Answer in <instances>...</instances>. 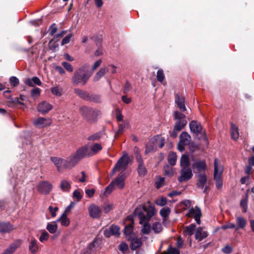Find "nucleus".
I'll return each mask as SVG.
<instances>
[{
  "label": "nucleus",
  "mask_w": 254,
  "mask_h": 254,
  "mask_svg": "<svg viewBox=\"0 0 254 254\" xmlns=\"http://www.w3.org/2000/svg\"><path fill=\"white\" fill-rule=\"evenodd\" d=\"M180 176L178 178V181L180 183L190 180L192 176L191 169L190 167V162L188 155H182L180 160Z\"/></svg>",
  "instance_id": "f257e3e1"
},
{
  "label": "nucleus",
  "mask_w": 254,
  "mask_h": 254,
  "mask_svg": "<svg viewBox=\"0 0 254 254\" xmlns=\"http://www.w3.org/2000/svg\"><path fill=\"white\" fill-rule=\"evenodd\" d=\"M79 111L83 118L90 124L95 123L101 115L98 109L87 106L81 107Z\"/></svg>",
  "instance_id": "f03ea898"
},
{
  "label": "nucleus",
  "mask_w": 254,
  "mask_h": 254,
  "mask_svg": "<svg viewBox=\"0 0 254 254\" xmlns=\"http://www.w3.org/2000/svg\"><path fill=\"white\" fill-rule=\"evenodd\" d=\"M89 77L87 71L83 68L80 67L75 71L72 77V82L75 85L79 84L84 85Z\"/></svg>",
  "instance_id": "7ed1b4c3"
},
{
  "label": "nucleus",
  "mask_w": 254,
  "mask_h": 254,
  "mask_svg": "<svg viewBox=\"0 0 254 254\" xmlns=\"http://www.w3.org/2000/svg\"><path fill=\"white\" fill-rule=\"evenodd\" d=\"M214 180L215 181L216 187L218 190H221L223 187L222 175L223 172V167L219 164L218 160L215 158L214 162Z\"/></svg>",
  "instance_id": "20e7f679"
},
{
  "label": "nucleus",
  "mask_w": 254,
  "mask_h": 254,
  "mask_svg": "<svg viewBox=\"0 0 254 254\" xmlns=\"http://www.w3.org/2000/svg\"><path fill=\"white\" fill-rule=\"evenodd\" d=\"M129 160L128 154L127 153H124L113 168L111 176H114L117 171L123 172L125 171L129 164Z\"/></svg>",
  "instance_id": "39448f33"
},
{
  "label": "nucleus",
  "mask_w": 254,
  "mask_h": 254,
  "mask_svg": "<svg viewBox=\"0 0 254 254\" xmlns=\"http://www.w3.org/2000/svg\"><path fill=\"white\" fill-rule=\"evenodd\" d=\"M174 117V119L176 121L174 127H175L176 130L181 131L187 124L186 115L179 111H175Z\"/></svg>",
  "instance_id": "423d86ee"
},
{
  "label": "nucleus",
  "mask_w": 254,
  "mask_h": 254,
  "mask_svg": "<svg viewBox=\"0 0 254 254\" xmlns=\"http://www.w3.org/2000/svg\"><path fill=\"white\" fill-rule=\"evenodd\" d=\"M51 161L55 165L59 173H63L64 170H66L65 160L59 157H51Z\"/></svg>",
  "instance_id": "0eeeda50"
},
{
  "label": "nucleus",
  "mask_w": 254,
  "mask_h": 254,
  "mask_svg": "<svg viewBox=\"0 0 254 254\" xmlns=\"http://www.w3.org/2000/svg\"><path fill=\"white\" fill-rule=\"evenodd\" d=\"M80 161L82 159L91 156V153L87 145L82 146L73 152Z\"/></svg>",
  "instance_id": "6e6552de"
},
{
  "label": "nucleus",
  "mask_w": 254,
  "mask_h": 254,
  "mask_svg": "<svg viewBox=\"0 0 254 254\" xmlns=\"http://www.w3.org/2000/svg\"><path fill=\"white\" fill-rule=\"evenodd\" d=\"M187 215L189 217L194 218L196 222L198 224H200L201 212L200 209L198 207L195 206L194 208L192 207L190 209Z\"/></svg>",
  "instance_id": "1a4fd4ad"
},
{
  "label": "nucleus",
  "mask_w": 254,
  "mask_h": 254,
  "mask_svg": "<svg viewBox=\"0 0 254 254\" xmlns=\"http://www.w3.org/2000/svg\"><path fill=\"white\" fill-rule=\"evenodd\" d=\"M52 189V185L47 181H42L39 183L37 186L38 191L42 194H47Z\"/></svg>",
  "instance_id": "9d476101"
},
{
  "label": "nucleus",
  "mask_w": 254,
  "mask_h": 254,
  "mask_svg": "<svg viewBox=\"0 0 254 254\" xmlns=\"http://www.w3.org/2000/svg\"><path fill=\"white\" fill-rule=\"evenodd\" d=\"M33 124L35 127L40 128L50 126L52 121L49 118L39 117L34 120Z\"/></svg>",
  "instance_id": "9b49d317"
},
{
  "label": "nucleus",
  "mask_w": 254,
  "mask_h": 254,
  "mask_svg": "<svg viewBox=\"0 0 254 254\" xmlns=\"http://www.w3.org/2000/svg\"><path fill=\"white\" fill-rule=\"evenodd\" d=\"M89 215L94 219L99 218L101 214L100 208L95 204H90L88 208Z\"/></svg>",
  "instance_id": "f8f14e48"
},
{
  "label": "nucleus",
  "mask_w": 254,
  "mask_h": 254,
  "mask_svg": "<svg viewBox=\"0 0 254 254\" xmlns=\"http://www.w3.org/2000/svg\"><path fill=\"white\" fill-rule=\"evenodd\" d=\"M66 162V170H71L80 161L75 155L72 153L69 157L65 159Z\"/></svg>",
  "instance_id": "ddd939ff"
},
{
  "label": "nucleus",
  "mask_w": 254,
  "mask_h": 254,
  "mask_svg": "<svg viewBox=\"0 0 254 254\" xmlns=\"http://www.w3.org/2000/svg\"><path fill=\"white\" fill-rule=\"evenodd\" d=\"M53 106L47 101H42L39 103L37 106V110L42 114H46L51 111Z\"/></svg>",
  "instance_id": "4468645a"
},
{
  "label": "nucleus",
  "mask_w": 254,
  "mask_h": 254,
  "mask_svg": "<svg viewBox=\"0 0 254 254\" xmlns=\"http://www.w3.org/2000/svg\"><path fill=\"white\" fill-rule=\"evenodd\" d=\"M126 176L122 172L112 182V183L115 187H117L120 189H122L125 186V181Z\"/></svg>",
  "instance_id": "2eb2a0df"
},
{
  "label": "nucleus",
  "mask_w": 254,
  "mask_h": 254,
  "mask_svg": "<svg viewBox=\"0 0 254 254\" xmlns=\"http://www.w3.org/2000/svg\"><path fill=\"white\" fill-rule=\"evenodd\" d=\"M144 205L137 206L134 212V214L139 218V223L142 224L146 221V215L144 214Z\"/></svg>",
  "instance_id": "dca6fc26"
},
{
  "label": "nucleus",
  "mask_w": 254,
  "mask_h": 254,
  "mask_svg": "<svg viewBox=\"0 0 254 254\" xmlns=\"http://www.w3.org/2000/svg\"><path fill=\"white\" fill-rule=\"evenodd\" d=\"M207 182V177L205 174H200L198 176V182L197 187L199 188L203 189V191L205 192L207 190V187L205 186Z\"/></svg>",
  "instance_id": "f3484780"
},
{
  "label": "nucleus",
  "mask_w": 254,
  "mask_h": 254,
  "mask_svg": "<svg viewBox=\"0 0 254 254\" xmlns=\"http://www.w3.org/2000/svg\"><path fill=\"white\" fill-rule=\"evenodd\" d=\"M185 103V98L184 96L182 95L180 96L178 94H176L175 95V103L176 104L177 107L182 112L186 111Z\"/></svg>",
  "instance_id": "a211bd4d"
},
{
  "label": "nucleus",
  "mask_w": 254,
  "mask_h": 254,
  "mask_svg": "<svg viewBox=\"0 0 254 254\" xmlns=\"http://www.w3.org/2000/svg\"><path fill=\"white\" fill-rule=\"evenodd\" d=\"M21 241H16L12 243L1 254H12L20 246Z\"/></svg>",
  "instance_id": "6ab92c4d"
},
{
  "label": "nucleus",
  "mask_w": 254,
  "mask_h": 254,
  "mask_svg": "<svg viewBox=\"0 0 254 254\" xmlns=\"http://www.w3.org/2000/svg\"><path fill=\"white\" fill-rule=\"evenodd\" d=\"M190 128L191 132L198 134L202 130L200 124L196 121H192L190 123Z\"/></svg>",
  "instance_id": "aec40b11"
},
{
  "label": "nucleus",
  "mask_w": 254,
  "mask_h": 254,
  "mask_svg": "<svg viewBox=\"0 0 254 254\" xmlns=\"http://www.w3.org/2000/svg\"><path fill=\"white\" fill-rule=\"evenodd\" d=\"M180 142L186 145H189L191 141L190 135L186 131L183 132L180 135Z\"/></svg>",
  "instance_id": "412c9836"
},
{
  "label": "nucleus",
  "mask_w": 254,
  "mask_h": 254,
  "mask_svg": "<svg viewBox=\"0 0 254 254\" xmlns=\"http://www.w3.org/2000/svg\"><path fill=\"white\" fill-rule=\"evenodd\" d=\"M14 229L9 223L0 222V232L9 233Z\"/></svg>",
  "instance_id": "4be33fe9"
},
{
  "label": "nucleus",
  "mask_w": 254,
  "mask_h": 254,
  "mask_svg": "<svg viewBox=\"0 0 254 254\" xmlns=\"http://www.w3.org/2000/svg\"><path fill=\"white\" fill-rule=\"evenodd\" d=\"M193 169H196L198 172L205 170L206 165L204 160H197L192 165Z\"/></svg>",
  "instance_id": "5701e85b"
},
{
  "label": "nucleus",
  "mask_w": 254,
  "mask_h": 254,
  "mask_svg": "<svg viewBox=\"0 0 254 254\" xmlns=\"http://www.w3.org/2000/svg\"><path fill=\"white\" fill-rule=\"evenodd\" d=\"M144 211L146 213V221H150V219L155 215L156 211L154 207L151 205L146 206L144 205Z\"/></svg>",
  "instance_id": "b1692460"
},
{
  "label": "nucleus",
  "mask_w": 254,
  "mask_h": 254,
  "mask_svg": "<svg viewBox=\"0 0 254 254\" xmlns=\"http://www.w3.org/2000/svg\"><path fill=\"white\" fill-rule=\"evenodd\" d=\"M29 250L32 254H36L39 250L37 241L35 238H32L29 241Z\"/></svg>",
  "instance_id": "393cba45"
},
{
  "label": "nucleus",
  "mask_w": 254,
  "mask_h": 254,
  "mask_svg": "<svg viewBox=\"0 0 254 254\" xmlns=\"http://www.w3.org/2000/svg\"><path fill=\"white\" fill-rule=\"evenodd\" d=\"M236 230H238L240 229H244L247 224L246 220L241 216H238L236 218Z\"/></svg>",
  "instance_id": "a878e982"
},
{
  "label": "nucleus",
  "mask_w": 254,
  "mask_h": 254,
  "mask_svg": "<svg viewBox=\"0 0 254 254\" xmlns=\"http://www.w3.org/2000/svg\"><path fill=\"white\" fill-rule=\"evenodd\" d=\"M61 223L62 226L67 227L70 224V220L67 218V214L63 213L60 217L56 220Z\"/></svg>",
  "instance_id": "bb28decb"
},
{
  "label": "nucleus",
  "mask_w": 254,
  "mask_h": 254,
  "mask_svg": "<svg viewBox=\"0 0 254 254\" xmlns=\"http://www.w3.org/2000/svg\"><path fill=\"white\" fill-rule=\"evenodd\" d=\"M60 188L63 191L69 192L71 188L70 183L66 180H63L61 182Z\"/></svg>",
  "instance_id": "cd10ccee"
},
{
  "label": "nucleus",
  "mask_w": 254,
  "mask_h": 254,
  "mask_svg": "<svg viewBox=\"0 0 254 254\" xmlns=\"http://www.w3.org/2000/svg\"><path fill=\"white\" fill-rule=\"evenodd\" d=\"M207 236L206 232L203 231L202 228L199 227L196 229L195 234V238L198 241H201Z\"/></svg>",
  "instance_id": "c85d7f7f"
},
{
  "label": "nucleus",
  "mask_w": 254,
  "mask_h": 254,
  "mask_svg": "<svg viewBox=\"0 0 254 254\" xmlns=\"http://www.w3.org/2000/svg\"><path fill=\"white\" fill-rule=\"evenodd\" d=\"M57 221L48 223L47 226H46V229L51 234H54L57 231L58 225H57Z\"/></svg>",
  "instance_id": "c756f323"
},
{
  "label": "nucleus",
  "mask_w": 254,
  "mask_h": 254,
  "mask_svg": "<svg viewBox=\"0 0 254 254\" xmlns=\"http://www.w3.org/2000/svg\"><path fill=\"white\" fill-rule=\"evenodd\" d=\"M109 71V68L106 67H103L100 69L99 71L96 73L94 77V80L98 81L102 76Z\"/></svg>",
  "instance_id": "7c9ffc66"
},
{
  "label": "nucleus",
  "mask_w": 254,
  "mask_h": 254,
  "mask_svg": "<svg viewBox=\"0 0 254 254\" xmlns=\"http://www.w3.org/2000/svg\"><path fill=\"white\" fill-rule=\"evenodd\" d=\"M130 241V248L133 250L137 249L142 245L141 239L134 238L131 239Z\"/></svg>",
  "instance_id": "2f4dec72"
},
{
  "label": "nucleus",
  "mask_w": 254,
  "mask_h": 254,
  "mask_svg": "<svg viewBox=\"0 0 254 254\" xmlns=\"http://www.w3.org/2000/svg\"><path fill=\"white\" fill-rule=\"evenodd\" d=\"M41 83L40 79L36 76L33 77L32 78H29L26 81V84L30 87L34 86V84L41 85Z\"/></svg>",
  "instance_id": "473e14b6"
},
{
  "label": "nucleus",
  "mask_w": 254,
  "mask_h": 254,
  "mask_svg": "<svg viewBox=\"0 0 254 254\" xmlns=\"http://www.w3.org/2000/svg\"><path fill=\"white\" fill-rule=\"evenodd\" d=\"M231 137L233 140H236L239 137V132L237 127L234 124H231Z\"/></svg>",
  "instance_id": "72a5a7b5"
},
{
  "label": "nucleus",
  "mask_w": 254,
  "mask_h": 254,
  "mask_svg": "<svg viewBox=\"0 0 254 254\" xmlns=\"http://www.w3.org/2000/svg\"><path fill=\"white\" fill-rule=\"evenodd\" d=\"M133 222L131 221V223L127 225L126 226L124 229V234L125 235L128 237V239H129L131 237V235L132 234L133 231Z\"/></svg>",
  "instance_id": "f704fd0d"
},
{
  "label": "nucleus",
  "mask_w": 254,
  "mask_h": 254,
  "mask_svg": "<svg viewBox=\"0 0 254 254\" xmlns=\"http://www.w3.org/2000/svg\"><path fill=\"white\" fill-rule=\"evenodd\" d=\"M149 221H146L141 224L143 225L141 231L142 234H149L151 229H152L151 226L149 224Z\"/></svg>",
  "instance_id": "c9c22d12"
},
{
  "label": "nucleus",
  "mask_w": 254,
  "mask_h": 254,
  "mask_svg": "<svg viewBox=\"0 0 254 254\" xmlns=\"http://www.w3.org/2000/svg\"><path fill=\"white\" fill-rule=\"evenodd\" d=\"M177 159V156L175 152H170L168 156V161L171 166L175 165Z\"/></svg>",
  "instance_id": "e433bc0d"
},
{
  "label": "nucleus",
  "mask_w": 254,
  "mask_h": 254,
  "mask_svg": "<svg viewBox=\"0 0 254 254\" xmlns=\"http://www.w3.org/2000/svg\"><path fill=\"white\" fill-rule=\"evenodd\" d=\"M151 229L155 233H158L163 230L162 225L159 222H155L153 223L151 226Z\"/></svg>",
  "instance_id": "4c0bfd02"
},
{
  "label": "nucleus",
  "mask_w": 254,
  "mask_h": 254,
  "mask_svg": "<svg viewBox=\"0 0 254 254\" xmlns=\"http://www.w3.org/2000/svg\"><path fill=\"white\" fill-rule=\"evenodd\" d=\"M195 228V225L191 224L189 226L186 227L184 231V233L186 236H191L193 234V231Z\"/></svg>",
  "instance_id": "58836bf2"
},
{
  "label": "nucleus",
  "mask_w": 254,
  "mask_h": 254,
  "mask_svg": "<svg viewBox=\"0 0 254 254\" xmlns=\"http://www.w3.org/2000/svg\"><path fill=\"white\" fill-rule=\"evenodd\" d=\"M102 149V146L100 143H95L90 149L91 153V156L97 154Z\"/></svg>",
  "instance_id": "ea45409f"
},
{
  "label": "nucleus",
  "mask_w": 254,
  "mask_h": 254,
  "mask_svg": "<svg viewBox=\"0 0 254 254\" xmlns=\"http://www.w3.org/2000/svg\"><path fill=\"white\" fill-rule=\"evenodd\" d=\"M137 172L139 176H144L147 173V169L144 163L138 164L137 167Z\"/></svg>",
  "instance_id": "a19ab883"
},
{
  "label": "nucleus",
  "mask_w": 254,
  "mask_h": 254,
  "mask_svg": "<svg viewBox=\"0 0 254 254\" xmlns=\"http://www.w3.org/2000/svg\"><path fill=\"white\" fill-rule=\"evenodd\" d=\"M74 91L76 95L83 99H86L89 96L88 93L87 92L80 89H75Z\"/></svg>",
  "instance_id": "79ce46f5"
},
{
  "label": "nucleus",
  "mask_w": 254,
  "mask_h": 254,
  "mask_svg": "<svg viewBox=\"0 0 254 254\" xmlns=\"http://www.w3.org/2000/svg\"><path fill=\"white\" fill-rule=\"evenodd\" d=\"M248 191L249 190H247L246 197L242 199L240 202L241 206L243 208L245 212L247 211L248 208Z\"/></svg>",
  "instance_id": "37998d69"
},
{
  "label": "nucleus",
  "mask_w": 254,
  "mask_h": 254,
  "mask_svg": "<svg viewBox=\"0 0 254 254\" xmlns=\"http://www.w3.org/2000/svg\"><path fill=\"white\" fill-rule=\"evenodd\" d=\"M51 91L53 94L57 96H60L62 95L63 89L59 86L51 88Z\"/></svg>",
  "instance_id": "c03bdc74"
},
{
  "label": "nucleus",
  "mask_w": 254,
  "mask_h": 254,
  "mask_svg": "<svg viewBox=\"0 0 254 254\" xmlns=\"http://www.w3.org/2000/svg\"><path fill=\"white\" fill-rule=\"evenodd\" d=\"M164 174L168 177H172L173 175V170L171 166L168 165H165L164 167Z\"/></svg>",
  "instance_id": "a18cd8bd"
},
{
  "label": "nucleus",
  "mask_w": 254,
  "mask_h": 254,
  "mask_svg": "<svg viewBox=\"0 0 254 254\" xmlns=\"http://www.w3.org/2000/svg\"><path fill=\"white\" fill-rule=\"evenodd\" d=\"M91 39L96 43L97 46H101L102 42V36L101 35H94Z\"/></svg>",
  "instance_id": "49530a36"
},
{
  "label": "nucleus",
  "mask_w": 254,
  "mask_h": 254,
  "mask_svg": "<svg viewBox=\"0 0 254 254\" xmlns=\"http://www.w3.org/2000/svg\"><path fill=\"white\" fill-rule=\"evenodd\" d=\"M171 212L170 208L168 207H164L162 208L160 211V215L164 218H167Z\"/></svg>",
  "instance_id": "de8ad7c7"
},
{
  "label": "nucleus",
  "mask_w": 254,
  "mask_h": 254,
  "mask_svg": "<svg viewBox=\"0 0 254 254\" xmlns=\"http://www.w3.org/2000/svg\"><path fill=\"white\" fill-rule=\"evenodd\" d=\"M49 237H50V234L45 230H44L40 237H39V241L41 242V243H43L45 241H47L49 238Z\"/></svg>",
  "instance_id": "09e8293b"
},
{
  "label": "nucleus",
  "mask_w": 254,
  "mask_h": 254,
  "mask_svg": "<svg viewBox=\"0 0 254 254\" xmlns=\"http://www.w3.org/2000/svg\"><path fill=\"white\" fill-rule=\"evenodd\" d=\"M101 136L102 134L100 132H97L89 136L87 139L89 141H98L101 138Z\"/></svg>",
  "instance_id": "8fccbe9b"
},
{
  "label": "nucleus",
  "mask_w": 254,
  "mask_h": 254,
  "mask_svg": "<svg viewBox=\"0 0 254 254\" xmlns=\"http://www.w3.org/2000/svg\"><path fill=\"white\" fill-rule=\"evenodd\" d=\"M165 179L163 177H158L156 179L155 185L157 189H159L164 186Z\"/></svg>",
  "instance_id": "3c124183"
},
{
  "label": "nucleus",
  "mask_w": 254,
  "mask_h": 254,
  "mask_svg": "<svg viewBox=\"0 0 254 254\" xmlns=\"http://www.w3.org/2000/svg\"><path fill=\"white\" fill-rule=\"evenodd\" d=\"M163 254H180V251L175 248L169 247Z\"/></svg>",
  "instance_id": "603ef678"
},
{
  "label": "nucleus",
  "mask_w": 254,
  "mask_h": 254,
  "mask_svg": "<svg viewBox=\"0 0 254 254\" xmlns=\"http://www.w3.org/2000/svg\"><path fill=\"white\" fill-rule=\"evenodd\" d=\"M165 75L164 71L162 69H159L157 72V80L160 82H162L164 79Z\"/></svg>",
  "instance_id": "864d4df0"
},
{
  "label": "nucleus",
  "mask_w": 254,
  "mask_h": 254,
  "mask_svg": "<svg viewBox=\"0 0 254 254\" xmlns=\"http://www.w3.org/2000/svg\"><path fill=\"white\" fill-rule=\"evenodd\" d=\"M104 211L107 213L113 209V204L109 203H105L103 205Z\"/></svg>",
  "instance_id": "5fc2aeb1"
},
{
  "label": "nucleus",
  "mask_w": 254,
  "mask_h": 254,
  "mask_svg": "<svg viewBox=\"0 0 254 254\" xmlns=\"http://www.w3.org/2000/svg\"><path fill=\"white\" fill-rule=\"evenodd\" d=\"M167 199L166 197H161L156 200V204L160 206H163L167 203Z\"/></svg>",
  "instance_id": "6e6d98bb"
},
{
  "label": "nucleus",
  "mask_w": 254,
  "mask_h": 254,
  "mask_svg": "<svg viewBox=\"0 0 254 254\" xmlns=\"http://www.w3.org/2000/svg\"><path fill=\"white\" fill-rule=\"evenodd\" d=\"M62 65L63 67L68 72H72L73 70V67L72 65L69 63L66 62H63L62 63Z\"/></svg>",
  "instance_id": "4d7b16f0"
},
{
  "label": "nucleus",
  "mask_w": 254,
  "mask_h": 254,
  "mask_svg": "<svg viewBox=\"0 0 254 254\" xmlns=\"http://www.w3.org/2000/svg\"><path fill=\"white\" fill-rule=\"evenodd\" d=\"M110 229L112 232L113 235L118 236L120 235V229L118 226L112 225Z\"/></svg>",
  "instance_id": "13d9d810"
},
{
  "label": "nucleus",
  "mask_w": 254,
  "mask_h": 254,
  "mask_svg": "<svg viewBox=\"0 0 254 254\" xmlns=\"http://www.w3.org/2000/svg\"><path fill=\"white\" fill-rule=\"evenodd\" d=\"M10 84L14 87L18 86L19 83V79L15 76H12L10 78Z\"/></svg>",
  "instance_id": "bf43d9fd"
},
{
  "label": "nucleus",
  "mask_w": 254,
  "mask_h": 254,
  "mask_svg": "<svg viewBox=\"0 0 254 254\" xmlns=\"http://www.w3.org/2000/svg\"><path fill=\"white\" fill-rule=\"evenodd\" d=\"M40 89L38 87L33 88L31 92V96L33 97L39 96L40 95Z\"/></svg>",
  "instance_id": "052dcab7"
},
{
  "label": "nucleus",
  "mask_w": 254,
  "mask_h": 254,
  "mask_svg": "<svg viewBox=\"0 0 254 254\" xmlns=\"http://www.w3.org/2000/svg\"><path fill=\"white\" fill-rule=\"evenodd\" d=\"M222 229L226 230L227 229H236V225L234 223L228 222L226 223L225 225H223L221 227Z\"/></svg>",
  "instance_id": "680f3d73"
},
{
  "label": "nucleus",
  "mask_w": 254,
  "mask_h": 254,
  "mask_svg": "<svg viewBox=\"0 0 254 254\" xmlns=\"http://www.w3.org/2000/svg\"><path fill=\"white\" fill-rule=\"evenodd\" d=\"M154 149V147L153 145L151 144V143L147 144L145 146V150L144 153L145 154H147L150 153L151 152L153 151Z\"/></svg>",
  "instance_id": "e2e57ef3"
},
{
  "label": "nucleus",
  "mask_w": 254,
  "mask_h": 254,
  "mask_svg": "<svg viewBox=\"0 0 254 254\" xmlns=\"http://www.w3.org/2000/svg\"><path fill=\"white\" fill-rule=\"evenodd\" d=\"M128 249V245L125 243H122L119 246L120 251H121L123 253H125Z\"/></svg>",
  "instance_id": "0e129e2a"
},
{
  "label": "nucleus",
  "mask_w": 254,
  "mask_h": 254,
  "mask_svg": "<svg viewBox=\"0 0 254 254\" xmlns=\"http://www.w3.org/2000/svg\"><path fill=\"white\" fill-rule=\"evenodd\" d=\"M73 197L75 198L78 201H79L82 197L81 193L78 190H75L74 191L73 193Z\"/></svg>",
  "instance_id": "69168bd1"
},
{
  "label": "nucleus",
  "mask_w": 254,
  "mask_h": 254,
  "mask_svg": "<svg viewBox=\"0 0 254 254\" xmlns=\"http://www.w3.org/2000/svg\"><path fill=\"white\" fill-rule=\"evenodd\" d=\"M72 36V34H69L66 36L62 40V45H64L70 42V39Z\"/></svg>",
  "instance_id": "338daca9"
},
{
  "label": "nucleus",
  "mask_w": 254,
  "mask_h": 254,
  "mask_svg": "<svg viewBox=\"0 0 254 254\" xmlns=\"http://www.w3.org/2000/svg\"><path fill=\"white\" fill-rule=\"evenodd\" d=\"M58 208L57 207H55L53 208L52 206H50L49 207V210L51 213V216L53 217H55L56 216V212L58 211Z\"/></svg>",
  "instance_id": "774afa93"
}]
</instances>
